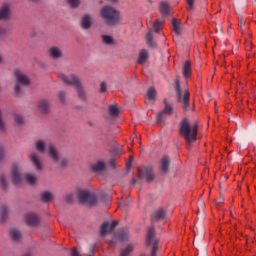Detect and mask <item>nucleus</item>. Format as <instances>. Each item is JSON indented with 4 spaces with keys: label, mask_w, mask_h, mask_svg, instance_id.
<instances>
[{
    "label": "nucleus",
    "mask_w": 256,
    "mask_h": 256,
    "mask_svg": "<svg viewBox=\"0 0 256 256\" xmlns=\"http://www.w3.org/2000/svg\"><path fill=\"white\" fill-rule=\"evenodd\" d=\"M180 136L183 137L188 143H195L197 141V124L191 125L189 124V120L187 118L182 119L179 126Z\"/></svg>",
    "instance_id": "1"
},
{
    "label": "nucleus",
    "mask_w": 256,
    "mask_h": 256,
    "mask_svg": "<svg viewBox=\"0 0 256 256\" xmlns=\"http://www.w3.org/2000/svg\"><path fill=\"white\" fill-rule=\"evenodd\" d=\"M100 15L107 25H118L121 21V13L113 6L106 5L102 7Z\"/></svg>",
    "instance_id": "2"
},
{
    "label": "nucleus",
    "mask_w": 256,
    "mask_h": 256,
    "mask_svg": "<svg viewBox=\"0 0 256 256\" xmlns=\"http://www.w3.org/2000/svg\"><path fill=\"white\" fill-rule=\"evenodd\" d=\"M59 78L61 79V81H63L65 85H73L80 99H85V91H83V87H81V82L79 81V78H77V76L73 74L69 76L65 74H60Z\"/></svg>",
    "instance_id": "3"
},
{
    "label": "nucleus",
    "mask_w": 256,
    "mask_h": 256,
    "mask_svg": "<svg viewBox=\"0 0 256 256\" xmlns=\"http://www.w3.org/2000/svg\"><path fill=\"white\" fill-rule=\"evenodd\" d=\"M175 91H176L178 103H181V101H182V107H183L184 111H189L191 109V105L189 104L191 94L189 93L188 90H186L184 92V96H183V100H182L181 84L179 82V79L175 80Z\"/></svg>",
    "instance_id": "4"
},
{
    "label": "nucleus",
    "mask_w": 256,
    "mask_h": 256,
    "mask_svg": "<svg viewBox=\"0 0 256 256\" xmlns=\"http://www.w3.org/2000/svg\"><path fill=\"white\" fill-rule=\"evenodd\" d=\"M146 243L148 246L151 245V243H153L151 256L157 255V249H159V240L155 238V227L153 226L148 228Z\"/></svg>",
    "instance_id": "5"
},
{
    "label": "nucleus",
    "mask_w": 256,
    "mask_h": 256,
    "mask_svg": "<svg viewBox=\"0 0 256 256\" xmlns=\"http://www.w3.org/2000/svg\"><path fill=\"white\" fill-rule=\"evenodd\" d=\"M14 75L17 80L14 91L16 95H19L21 93V85H29V78L19 70H15Z\"/></svg>",
    "instance_id": "6"
},
{
    "label": "nucleus",
    "mask_w": 256,
    "mask_h": 256,
    "mask_svg": "<svg viewBox=\"0 0 256 256\" xmlns=\"http://www.w3.org/2000/svg\"><path fill=\"white\" fill-rule=\"evenodd\" d=\"M78 199L80 203H87V205H95L97 203V196L89 191H80Z\"/></svg>",
    "instance_id": "7"
},
{
    "label": "nucleus",
    "mask_w": 256,
    "mask_h": 256,
    "mask_svg": "<svg viewBox=\"0 0 256 256\" xmlns=\"http://www.w3.org/2000/svg\"><path fill=\"white\" fill-rule=\"evenodd\" d=\"M152 223H157L158 221H167V211L163 208H158L151 215Z\"/></svg>",
    "instance_id": "8"
},
{
    "label": "nucleus",
    "mask_w": 256,
    "mask_h": 256,
    "mask_svg": "<svg viewBox=\"0 0 256 256\" xmlns=\"http://www.w3.org/2000/svg\"><path fill=\"white\" fill-rule=\"evenodd\" d=\"M24 221L30 227H37L39 225V216L33 212H28L24 216Z\"/></svg>",
    "instance_id": "9"
},
{
    "label": "nucleus",
    "mask_w": 256,
    "mask_h": 256,
    "mask_svg": "<svg viewBox=\"0 0 256 256\" xmlns=\"http://www.w3.org/2000/svg\"><path fill=\"white\" fill-rule=\"evenodd\" d=\"M164 105H165L164 110L157 114L158 123H160V121H163V115H173V106L167 103V99H164Z\"/></svg>",
    "instance_id": "10"
},
{
    "label": "nucleus",
    "mask_w": 256,
    "mask_h": 256,
    "mask_svg": "<svg viewBox=\"0 0 256 256\" xmlns=\"http://www.w3.org/2000/svg\"><path fill=\"white\" fill-rule=\"evenodd\" d=\"M159 11L162 17H168V15L171 13V6L168 4L167 1H162L159 4Z\"/></svg>",
    "instance_id": "11"
},
{
    "label": "nucleus",
    "mask_w": 256,
    "mask_h": 256,
    "mask_svg": "<svg viewBox=\"0 0 256 256\" xmlns=\"http://www.w3.org/2000/svg\"><path fill=\"white\" fill-rule=\"evenodd\" d=\"M12 181L14 185H21L22 179L21 175H19V166L14 165L12 168Z\"/></svg>",
    "instance_id": "12"
},
{
    "label": "nucleus",
    "mask_w": 256,
    "mask_h": 256,
    "mask_svg": "<svg viewBox=\"0 0 256 256\" xmlns=\"http://www.w3.org/2000/svg\"><path fill=\"white\" fill-rule=\"evenodd\" d=\"M48 155L53 159L55 163L59 162V155L57 154V150L55 149V146L53 144H50L48 146Z\"/></svg>",
    "instance_id": "13"
},
{
    "label": "nucleus",
    "mask_w": 256,
    "mask_h": 256,
    "mask_svg": "<svg viewBox=\"0 0 256 256\" xmlns=\"http://www.w3.org/2000/svg\"><path fill=\"white\" fill-rule=\"evenodd\" d=\"M30 159L34 167H36L38 171H41V161L39 160V154H37V152H32L30 154Z\"/></svg>",
    "instance_id": "14"
},
{
    "label": "nucleus",
    "mask_w": 256,
    "mask_h": 256,
    "mask_svg": "<svg viewBox=\"0 0 256 256\" xmlns=\"http://www.w3.org/2000/svg\"><path fill=\"white\" fill-rule=\"evenodd\" d=\"M160 171L162 173H168L169 171V157L163 156L160 161Z\"/></svg>",
    "instance_id": "15"
},
{
    "label": "nucleus",
    "mask_w": 256,
    "mask_h": 256,
    "mask_svg": "<svg viewBox=\"0 0 256 256\" xmlns=\"http://www.w3.org/2000/svg\"><path fill=\"white\" fill-rule=\"evenodd\" d=\"M148 59H149V53L147 52V50L145 49L140 50L137 63H139V65H143V63H145Z\"/></svg>",
    "instance_id": "16"
},
{
    "label": "nucleus",
    "mask_w": 256,
    "mask_h": 256,
    "mask_svg": "<svg viewBox=\"0 0 256 256\" xmlns=\"http://www.w3.org/2000/svg\"><path fill=\"white\" fill-rule=\"evenodd\" d=\"M155 97H157V91L155 90V88L150 87L147 91L146 103L149 104L151 101H155Z\"/></svg>",
    "instance_id": "17"
},
{
    "label": "nucleus",
    "mask_w": 256,
    "mask_h": 256,
    "mask_svg": "<svg viewBox=\"0 0 256 256\" xmlns=\"http://www.w3.org/2000/svg\"><path fill=\"white\" fill-rule=\"evenodd\" d=\"M172 27L174 33H179L180 31H183L181 28L183 27V24H181V20L177 18H172Z\"/></svg>",
    "instance_id": "18"
},
{
    "label": "nucleus",
    "mask_w": 256,
    "mask_h": 256,
    "mask_svg": "<svg viewBox=\"0 0 256 256\" xmlns=\"http://www.w3.org/2000/svg\"><path fill=\"white\" fill-rule=\"evenodd\" d=\"M10 9H9V4H4L1 8H0V20L1 19H7L9 17V13H10Z\"/></svg>",
    "instance_id": "19"
},
{
    "label": "nucleus",
    "mask_w": 256,
    "mask_h": 256,
    "mask_svg": "<svg viewBox=\"0 0 256 256\" xmlns=\"http://www.w3.org/2000/svg\"><path fill=\"white\" fill-rule=\"evenodd\" d=\"M165 23V20H156L155 23L152 26V31L154 33H159L163 31V25Z\"/></svg>",
    "instance_id": "20"
},
{
    "label": "nucleus",
    "mask_w": 256,
    "mask_h": 256,
    "mask_svg": "<svg viewBox=\"0 0 256 256\" xmlns=\"http://www.w3.org/2000/svg\"><path fill=\"white\" fill-rule=\"evenodd\" d=\"M38 108L42 113H49V101L47 100L39 101Z\"/></svg>",
    "instance_id": "21"
},
{
    "label": "nucleus",
    "mask_w": 256,
    "mask_h": 256,
    "mask_svg": "<svg viewBox=\"0 0 256 256\" xmlns=\"http://www.w3.org/2000/svg\"><path fill=\"white\" fill-rule=\"evenodd\" d=\"M91 27V15L85 14L82 17V29H89Z\"/></svg>",
    "instance_id": "22"
},
{
    "label": "nucleus",
    "mask_w": 256,
    "mask_h": 256,
    "mask_svg": "<svg viewBox=\"0 0 256 256\" xmlns=\"http://www.w3.org/2000/svg\"><path fill=\"white\" fill-rule=\"evenodd\" d=\"M183 75L185 79H188V77L191 76V62L186 61L183 64Z\"/></svg>",
    "instance_id": "23"
},
{
    "label": "nucleus",
    "mask_w": 256,
    "mask_h": 256,
    "mask_svg": "<svg viewBox=\"0 0 256 256\" xmlns=\"http://www.w3.org/2000/svg\"><path fill=\"white\" fill-rule=\"evenodd\" d=\"M92 171H94V173L105 171V163L103 161H98L96 164L92 165Z\"/></svg>",
    "instance_id": "24"
},
{
    "label": "nucleus",
    "mask_w": 256,
    "mask_h": 256,
    "mask_svg": "<svg viewBox=\"0 0 256 256\" xmlns=\"http://www.w3.org/2000/svg\"><path fill=\"white\" fill-rule=\"evenodd\" d=\"M146 43L150 49H155V47H157V43L155 41H153L152 33H148L146 35Z\"/></svg>",
    "instance_id": "25"
},
{
    "label": "nucleus",
    "mask_w": 256,
    "mask_h": 256,
    "mask_svg": "<svg viewBox=\"0 0 256 256\" xmlns=\"http://www.w3.org/2000/svg\"><path fill=\"white\" fill-rule=\"evenodd\" d=\"M107 233H111V231H109V222H104L100 227V235L105 237Z\"/></svg>",
    "instance_id": "26"
},
{
    "label": "nucleus",
    "mask_w": 256,
    "mask_h": 256,
    "mask_svg": "<svg viewBox=\"0 0 256 256\" xmlns=\"http://www.w3.org/2000/svg\"><path fill=\"white\" fill-rule=\"evenodd\" d=\"M10 237L13 241L21 240V232L19 230L12 229L10 230Z\"/></svg>",
    "instance_id": "27"
},
{
    "label": "nucleus",
    "mask_w": 256,
    "mask_h": 256,
    "mask_svg": "<svg viewBox=\"0 0 256 256\" xmlns=\"http://www.w3.org/2000/svg\"><path fill=\"white\" fill-rule=\"evenodd\" d=\"M238 21H239L240 31H242V33H245V31H247L248 29V26L247 24H245V19L243 18V16H238Z\"/></svg>",
    "instance_id": "28"
},
{
    "label": "nucleus",
    "mask_w": 256,
    "mask_h": 256,
    "mask_svg": "<svg viewBox=\"0 0 256 256\" xmlns=\"http://www.w3.org/2000/svg\"><path fill=\"white\" fill-rule=\"evenodd\" d=\"M52 199L53 195L48 191L41 194V201H43V203H49Z\"/></svg>",
    "instance_id": "29"
},
{
    "label": "nucleus",
    "mask_w": 256,
    "mask_h": 256,
    "mask_svg": "<svg viewBox=\"0 0 256 256\" xmlns=\"http://www.w3.org/2000/svg\"><path fill=\"white\" fill-rule=\"evenodd\" d=\"M153 179H155V175L153 174V168H146V181L151 182L153 181Z\"/></svg>",
    "instance_id": "30"
},
{
    "label": "nucleus",
    "mask_w": 256,
    "mask_h": 256,
    "mask_svg": "<svg viewBox=\"0 0 256 256\" xmlns=\"http://www.w3.org/2000/svg\"><path fill=\"white\" fill-rule=\"evenodd\" d=\"M50 55L53 57V59H59V57H61V50L53 47L50 49Z\"/></svg>",
    "instance_id": "31"
},
{
    "label": "nucleus",
    "mask_w": 256,
    "mask_h": 256,
    "mask_svg": "<svg viewBox=\"0 0 256 256\" xmlns=\"http://www.w3.org/2000/svg\"><path fill=\"white\" fill-rule=\"evenodd\" d=\"M7 217H9V210L7 207H2L1 209V221L2 223H5L7 221Z\"/></svg>",
    "instance_id": "32"
},
{
    "label": "nucleus",
    "mask_w": 256,
    "mask_h": 256,
    "mask_svg": "<svg viewBox=\"0 0 256 256\" xmlns=\"http://www.w3.org/2000/svg\"><path fill=\"white\" fill-rule=\"evenodd\" d=\"M133 251V246L131 244L127 245L126 248L121 250L120 256H129Z\"/></svg>",
    "instance_id": "33"
},
{
    "label": "nucleus",
    "mask_w": 256,
    "mask_h": 256,
    "mask_svg": "<svg viewBox=\"0 0 256 256\" xmlns=\"http://www.w3.org/2000/svg\"><path fill=\"white\" fill-rule=\"evenodd\" d=\"M25 179L29 185H35L37 178L33 174H25Z\"/></svg>",
    "instance_id": "34"
},
{
    "label": "nucleus",
    "mask_w": 256,
    "mask_h": 256,
    "mask_svg": "<svg viewBox=\"0 0 256 256\" xmlns=\"http://www.w3.org/2000/svg\"><path fill=\"white\" fill-rule=\"evenodd\" d=\"M36 149L39 153H45V142H43V140H38L36 142Z\"/></svg>",
    "instance_id": "35"
},
{
    "label": "nucleus",
    "mask_w": 256,
    "mask_h": 256,
    "mask_svg": "<svg viewBox=\"0 0 256 256\" xmlns=\"http://www.w3.org/2000/svg\"><path fill=\"white\" fill-rule=\"evenodd\" d=\"M109 114L112 117H117V115H119V108H117L115 105L109 106Z\"/></svg>",
    "instance_id": "36"
},
{
    "label": "nucleus",
    "mask_w": 256,
    "mask_h": 256,
    "mask_svg": "<svg viewBox=\"0 0 256 256\" xmlns=\"http://www.w3.org/2000/svg\"><path fill=\"white\" fill-rule=\"evenodd\" d=\"M102 41L105 45H113V38L109 35H102Z\"/></svg>",
    "instance_id": "37"
},
{
    "label": "nucleus",
    "mask_w": 256,
    "mask_h": 256,
    "mask_svg": "<svg viewBox=\"0 0 256 256\" xmlns=\"http://www.w3.org/2000/svg\"><path fill=\"white\" fill-rule=\"evenodd\" d=\"M0 185L2 189H7V180L4 175H0Z\"/></svg>",
    "instance_id": "38"
},
{
    "label": "nucleus",
    "mask_w": 256,
    "mask_h": 256,
    "mask_svg": "<svg viewBox=\"0 0 256 256\" xmlns=\"http://www.w3.org/2000/svg\"><path fill=\"white\" fill-rule=\"evenodd\" d=\"M66 1L73 8L79 7V0H66Z\"/></svg>",
    "instance_id": "39"
},
{
    "label": "nucleus",
    "mask_w": 256,
    "mask_h": 256,
    "mask_svg": "<svg viewBox=\"0 0 256 256\" xmlns=\"http://www.w3.org/2000/svg\"><path fill=\"white\" fill-rule=\"evenodd\" d=\"M15 123H16L17 125H21V124L23 123V116H21V115H16V116H15Z\"/></svg>",
    "instance_id": "40"
},
{
    "label": "nucleus",
    "mask_w": 256,
    "mask_h": 256,
    "mask_svg": "<svg viewBox=\"0 0 256 256\" xmlns=\"http://www.w3.org/2000/svg\"><path fill=\"white\" fill-rule=\"evenodd\" d=\"M5 159V147L0 146V163Z\"/></svg>",
    "instance_id": "41"
},
{
    "label": "nucleus",
    "mask_w": 256,
    "mask_h": 256,
    "mask_svg": "<svg viewBox=\"0 0 256 256\" xmlns=\"http://www.w3.org/2000/svg\"><path fill=\"white\" fill-rule=\"evenodd\" d=\"M186 3L188 4V11H193L195 0H186Z\"/></svg>",
    "instance_id": "42"
},
{
    "label": "nucleus",
    "mask_w": 256,
    "mask_h": 256,
    "mask_svg": "<svg viewBox=\"0 0 256 256\" xmlns=\"http://www.w3.org/2000/svg\"><path fill=\"white\" fill-rule=\"evenodd\" d=\"M59 100L65 104V91H60L58 94Z\"/></svg>",
    "instance_id": "43"
},
{
    "label": "nucleus",
    "mask_w": 256,
    "mask_h": 256,
    "mask_svg": "<svg viewBox=\"0 0 256 256\" xmlns=\"http://www.w3.org/2000/svg\"><path fill=\"white\" fill-rule=\"evenodd\" d=\"M117 225H119V222L117 221H113L110 225L108 224L109 227V231H113V229H115V227H117Z\"/></svg>",
    "instance_id": "44"
},
{
    "label": "nucleus",
    "mask_w": 256,
    "mask_h": 256,
    "mask_svg": "<svg viewBox=\"0 0 256 256\" xmlns=\"http://www.w3.org/2000/svg\"><path fill=\"white\" fill-rule=\"evenodd\" d=\"M100 91L101 93H105V91H107V84H105V82L100 84Z\"/></svg>",
    "instance_id": "45"
},
{
    "label": "nucleus",
    "mask_w": 256,
    "mask_h": 256,
    "mask_svg": "<svg viewBox=\"0 0 256 256\" xmlns=\"http://www.w3.org/2000/svg\"><path fill=\"white\" fill-rule=\"evenodd\" d=\"M5 123L1 119V112H0V131H5Z\"/></svg>",
    "instance_id": "46"
},
{
    "label": "nucleus",
    "mask_w": 256,
    "mask_h": 256,
    "mask_svg": "<svg viewBox=\"0 0 256 256\" xmlns=\"http://www.w3.org/2000/svg\"><path fill=\"white\" fill-rule=\"evenodd\" d=\"M118 237H119L120 241H125V239H126V235L124 232H119Z\"/></svg>",
    "instance_id": "47"
},
{
    "label": "nucleus",
    "mask_w": 256,
    "mask_h": 256,
    "mask_svg": "<svg viewBox=\"0 0 256 256\" xmlns=\"http://www.w3.org/2000/svg\"><path fill=\"white\" fill-rule=\"evenodd\" d=\"M66 201H67V203H73V195H67L66 196Z\"/></svg>",
    "instance_id": "48"
},
{
    "label": "nucleus",
    "mask_w": 256,
    "mask_h": 256,
    "mask_svg": "<svg viewBox=\"0 0 256 256\" xmlns=\"http://www.w3.org/2000/svg\"><path fill=\"white\" fill-rule=\"evenodd\" d=\"M71 256H80L76 248L72 249Z\"/></svg>",
    "instance_id": "49"
},
{
    "label": "nucleus",
    "mask_w": 256,
    "mask_h": 256,
    "mask_svg": "<svg viewBox=\"0 0 256 256\" xmlns=\"http://www.w3.org/2000/svg\"><path fill=\"white\" fill-rule=\"evenodd\" d=\"M61 165H62V167H65V165H67V161L66 160H62L61 161Z\"/></svg>",
    "instance_id": "50"
},
{
    "label": "nucleus",
    "mask_w": 256,
    "mask_h": 256,
    "mask_svg": "<svg viewBox=\"0 0 256 256\" xmlns=\"http://www.w3.org/2000/svg\"><path fill=\"white\" fill-rule=\"evenodd\" d=\"M121 153H122L121 148H118L116 154H117V155H121Z\"/></svg>",
    "instance_id": "51"
},
{
    "label": "nucleus",
    "mask_w": 256,
    "mask_h": 256,
    "mask_svg": "<svg viewBox=\"0 0 256 256\" xmlns=\"http://www.w3.org/2000/svg\"><path fill=\"white\" fill-rule=\"evenodd\" d=\"M219 31H220V32L223 31V30L221 29V26L219 27V29L216 30V33H219Z\"/></svg>",
    "instance_id": "52"
},
{
    "label": "nucleus",
    "mask_w": 256,
    "mask_h": 256,
    "mask_svg": "<svg viewBox=\"0 0 256 256\" xmlns=\"http://www.w3.org/2000/svg\"><path fill=\"white\" fill-rule=\"evenodd\" d=\"M131 183H132V185H135L136 180H135V179H132Z\"/></svg>",
    "instance_id": "53"
},
{
    "label": "nucleus",
    "mask_w": 256,
    "mask_h": 256,
    "mask_svg": "<svg viewBox=\"0 0 256 256\" xmlns=\"http://www.w3.org/2000/svg\"><path fill=\"white\" fill-rule=\"evenodd\" d=\"M110 165H111V166L115 165V163L113 162V160L110 161Z\"/></svg>",
    "instance_id": "54"
},
{
    "label": "nucleus",
    "mask_w": 256,
    "mask_h": 256,
    "mask_svg": "<svg viewBox=\"0 0 256 256\" xmlns=\"http://www.w3.org/2000/svg\"><path fill=\"white\" fill-rule=\"evenodd\" d=\"M24 256H31V253H26L24 254Z\"/></svg>",
    "instance_id": "55"
},
{
    "label": "nucleus",
    "mask_w": 256,
    "mask_h": 256,
    "mask_svg": "<svg viewBox=\"0 0 256 256\" xmlns=\"http://www.w3.org/2000/svg\"><path fill=\"white\" fill-rule=\"evenodd\" d=\"M112 3H117V0H110Z\"/></svg>",
    "instance_id": "56"
},
{
    "label": "nucleus",
    "mask_w": 256,
    "mask_h": 256,
    "mask_svg": "<svg viewBox=\"0 0 256 256\" xmlns=\"http://www.w3.org/2000/svg\"><path fill=\"white\" fill-rule=\"evenodd\" d=\"M30 1H32V3H37V0H30Z\"/></svg>",
    "instance_id": "57"
},
{
    "label": "nucleus",
    "mask_w": 256,
    "mask_h": 256,
    "mask_svg": "<svg viewBox=\"0 0 256 256\" xmlns=\"http://www.w3.org/2000/svg\"><path fill=\"white\" fill-rule=\"evenodd\" d=\"M30 1H32V3H37V0H30Z\"/></svg>",
    "instance_id": "58"
},
{
    "label": "nucleus",
    "mask_w": 256,
    "mask_h": 256,
    "mask_svg": "<svg viewBox=\"0 0 256 256\" xmlns=\"http://www.w3.org/2000/svg\"><path fill=\"white\" fill-rule=\"evenodd\" d=\"M6 30H0V33H5Z\"/></svg>",
    "instance_id": "59"
},
{
    "label": "nucleus",
    "mask_w": 256,
    "mask_h": 256,
    "mask_svg": "<svg viewBox=\"0 0 256 256\" xmlns=\"http://www.w3.org/2000/svg\"><path fill=\"white\" fill-rule=\"evenodd\" d=\"M3 61V58H1V56H0V63Z\"/></svg>",
    "instance_id": "60"
}]
</instances>
